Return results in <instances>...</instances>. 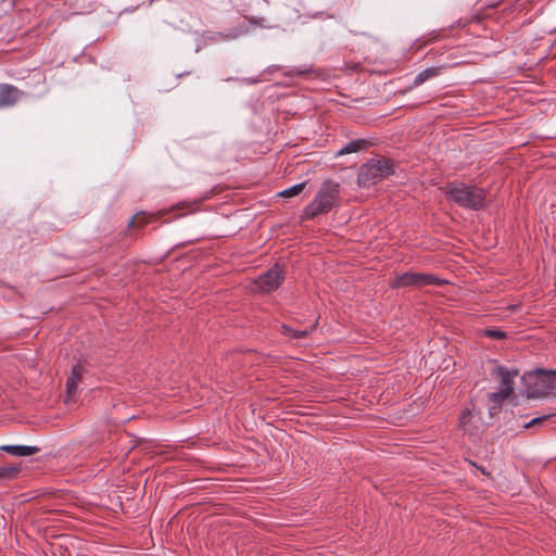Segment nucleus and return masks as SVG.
I'll return each mask as SVG.
<instances>
[{
	"mask_svg": "<svg viewBox=\"0 0 556 556\" xmlns=\"http://www.w3.org/2000/svg\"><path fill=\"white\" fill-rule=\"evenodd\" d=\"M339 198L340 184L333 180L324 181L313 201L305 206L303 218L313 219L328 214L337 205Z\"/></svg>",
	"mask_w": 556,
	"mask_h": 556,
	"instance_id": "obj_1",
	"label": "nucleus"
},
{
	"mask_svg": "<svg viewBox=\"0 0 556 556\" xmlns=\"http://www.w3.org/2000/svg\"><path fill=\"white\" fill-rule=\"evenodd\" d=\"M444 192L450 200L464 208L478 211L484 207L485 191L477 186L448 184Z\"/></svg>",
	"mask_w": 556,
	"mask_h": 556,
	"instance_id": "obj_2",
	"label": "nucleus"
},
{
	"mask_svg": "<svg viewBox=\"0 0 556 556\" xmlns=\"http://www.w3.org/2000/svg\"><path fill=\"white\" fill-rule=\"evenodd\" d=\"M393 173L394 164L390 159H371L361 166L357 175V184L363 188H367L389 177Z\"/></svg>",
	"mask_w": 556,
	"mask_h": 556,
	"instance_id": "obj_3",
	"label": "nucleus"
},
{
	"mask_svg": "<svg viewBox=\"0 0 556 556\" xmlns=\"http://www.w3.org/2000/svg\"><path fill=\"white\" fill-rule=\"evenodd\" d=\"M522 381L527 387L529 397H541L556 387V370L536 369L526 372Z\"/></svg>",
	"mask_w": 556,
	"mask_h": 556,
	"instance_id": "obj_4",
	"label": "nucleus"
},
{
	"mask_svg": "<svg viewBox=\"0 0 556 556\" xmlns=\"http://www.w3.org/2000/svg\"><path fill=\"white\" fill-rule=\"evenodd\" d=\"M444 283H446L445 280L431 274L407 271L397 276L395 280L390 283V286L393 289H397L406 287L420 288L424 286H442Z\"/></svg>",
	"mask_w": 556,
	"mask_h": 556,
	"instance_id": "obj_5",
	"label": "nucleus"
},
{
	"mask_svg": "<svg viewBox=\"0 0 556 556\" xmlns=\"http://www.w3.org/2000/svg\"><path fill=\"white\" fill-rule=\"evenodd\" d=\"M283 278V270L278 264H276L266 273L257 277V279L254 281V290H258L265 293L275 291L282 283Z\"/></svg>",
	"mask_w": 556,
	"mask_h": 556,
	"instance_id": "obj_6",
	"label": "nucleus"
},
{
	"mask_svg": "<svg viewBox=\"0 0 556 556\" xmlns=\"http://www.w3.org/2000/svg\"><path fill=\"white\" fill-rule=\"evenodd\" d=\"M517 375V370H508L503 366H495L492 369V376L501 380L498 391L507 393V395H511L514 392V379Z\"/></svg>",
	"mask_w": 556,
	"mask_h": 556,
	"instance_id": "obj_7",
	"label": "nucleus"
},
{
	"mask_svg": "<svg viewBox=\"0 0 556 556\" xmlns=\"http://www.w3.org/2000/svg\"><path fill=\"white\" fill-rule=\"evenodd\" d=\"M23 91L13 85L0 84V109L13 106L22 97Z\"/></svg>",
	"mask_w": 556,
	"mask_h": 556,
	"instance_id": "obj_8",
	"label": "nucleus"
},
{
	"mask_svg": "<svg viewBox=\"0 0 556 556\" xmlns=\"http://www.w3.org/2000/svg\"><path fill=\"white\" fill-rule=\"evenodd\" d=\"M84 368L80 364H76L72 367L71 375L66 381V401L73 399L78 389V384L81 381Z\"/></svg>",
	"mask_w": 556,
	"mask_h": 556,
	"instance_id": "obj_9",
	"label": "nucleus"
},
{
	"mask_svg": "<svg viewBox=\"0 0 556 556\" xmlns=\"http://www.w3.org/2000/svg\"><path fill=\"white\" fill-rule=\"evenodd\" d=\"M510 395H507V393L496 391L489 394V415L491 417L496 416L506 399H508Z\"/></svg>",
	"mask_w": 556,
	"mask_h": 556,
	"instance_id": "obj_10",
	"label": "nucleus"
},
{
	"mask_svg": "<svg viewBox=\"0 0 556 556\" xmlns=\"http://www.w3.org/2000/svg\"><path fill=\"white\" fill-rule=\"evenodd\" d=\"M0 450L13 456H31L39 452L37 446L29 445H2Z\"/></svg>",
	"mask_w": 556,
	"mask_h": 556,
	"instance_id": "obj_11",
	"label": "nucleus"
},
{
	"mask_svg": "<svg viewBox=\"0 0 556 556\" xmlns=\"http://www.w3.org/2000/svg\"><path fill=\"white\" fill-rule=\"evenodd\" d=\"M368 146H369V142L365 139L353 140V141L349 142L348 144H345L344 147H342L339 150L338 155L355 153V152L367 149Z\"/></svg>",
	"mask_w": 556,
	"mask_h": 556,
	"instance_id": "obj_12",
	"label": "nucleus"
},
{
	"mask_svg": "<svg viewBox=\"0 0 556 556\" xmlns=\"http://www.w3.org/2000/svg\"><path fill=\"white\" fill-rule=\"evenodd\" d=\"M440 74V67H428L418 73L414 78V86L424 84L429 78L435 77Z\"/></svg>",
	"mask_w": 556,
	"mask_h": 556,
	"instance_id": "obj_13",
	"label": "nucleus"
},
{
	"mask_svg": "<svg viewBox=\"0 0 556 556\" xmlns=\"http://www.w3.org/2000/svg\"><path fill=\"white\" fill-rule=\"evenodd\" d=\"M20 470L17 467H0V484L5 481L15 479L18 475Z\"/></svg>",
	"mask_w": 556,
	"mask_h": 556,
	"instance_id": "obj_14",
	"label": "nucleus"
},
{
	"mask_svg": "<svg viewBox=\"0 0 556 556\" xmlns=\"http://www.w3.org/2000/svg\"><path fill=\"white\" fill-rule=\"evenodd\" d=\"M316 327V324L313 325L311 327V329H304V330H293L292 328L288 327V326H282V329H283V332L286 334H290L292 336L293 338H296V339H301V338H305L307 337L312 331L313 329H315Z\"/></svg>",
	"mask_w": 556,
	"mask_h": 556,
	"instance_id": "obj_15",
	"label": "nucleus"
},
{
	"mask_svg": "<svg viewBox=\"0 0 556 556\" xmlns=\"http://www.w3.org/2000/svg\"><path fill=\"white\" fill-rule=\"evenodd\" d=\"M305 185H306L305 182L296 184V185L283 190L282 192H280V195L285 197V198H291V197L298 195L304 190Z\"/></svg>",
	"mask_w": 556,
	"mask_h": 556,
	"instance_id": "obj_16",
	"label": "nucleus"
},
{
	"mask_svg": "<svg viewBox=\"0 0 556 556\" xmlns=\"http://www.w3.org/2000/svg\"><path fill=\"white\" fill-rule=\"evenodd\" d=\"M149 223V219L143 214H138L129 222V227H143Z\"/></svg>",
	"mask_w": 556,
	"mask_h": 556,
	"instance_id": "obj_17",
	"label": "nucleus"
},
{
	"mask_svg": "<svg viewBox=\"0 0 556 556\" xmlns=\"http://www.w3.org/2000/svg\"><path fill=\"white\" fill-rule=\"evenodd\" d=\"M485 336L495 340H502L506 338V333L500 329H486Z\"/></svg>",
	"mask_w": 556,
	"mask_h": 556,
	"instance_id": "obj_18",
	"label": "nucleus"
},
{
	"mask_svg": "<svg viewBox=\"0 0 556 556\" xmlns=\"http://www.w3.org/2000/svg\"><path fill=\"white\" fill-rule=\"evenodd\" d=\"M552 415H543V416H540V417H535L533 419H531L529 422H527L525 425V428H530V427H534V426H538V425H542L543 422H545Z\"/></svg>",
	"mask_w": 556,
	"mask_h": 556,
	"instance_id": "obj_19",
	"label": "nucleus"
},
{
	"mask_svg": "<svg viewBox=\"0 0 556 556\" xmlns=\"http://www.w3.org/2000/svg\"><path fill=\"white\" fill-rule=\"evenodd\" d=\"M471 415V412L469 409H466L462 413L459 418V426L462 429L466 432L467 431V422L469 420V417Z\"/></svg>",
	"mask_w": 556,
	"mask_h": 556,
	"instance_id": "obj_20",
	"label": "nucleus"
},
{
	"mask_svg": "<svg viewBox=\"0 0 556 556\" xmlns=\"http://www.w3.org/2000/svg\"><path fill=\"white\" fill-rule=\"evenodd\" d=\"M445 33H446V29H441V30H440V31H438V34H437L433 38H431L430 40H438V39H440L441 37H443V36L445 35Z\"/></svg>",
	"mask_w": 556,
	"mask_h": 556,
	"instance_id": "obj_21",
	"label": "nucleus"
}]
</instances>
